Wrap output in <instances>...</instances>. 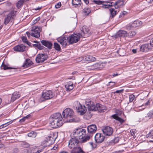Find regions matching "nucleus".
<instances>
[{"label":"nucleus","instance_id":"nucleus-1","mask_svg":"<svg viewBox=\"0 0 153 153\" xmlns=\"http://www.w3.org/2000/svg\"><path fill=\"white\" fill-rule=\"evenodd\" d=\"M81 143L75 138L73 137L69 141L68 147L72 149L71 153H86L80 146Z\"/></svg>","mask_w":153,"mask_h":153},{"label":"nucleus","instance_id":"nucleus-2","mask_svg":"<svg viewBox=\"0 0 153 153\" xmlns=\"http://www.w3.org/2000/svg\"><path fill=\"white\" fill-rule=\"evenodd\" d=\"M49 120L51 127L54 128L62 126L64 121L61 114L59 113H55L52 115Z\"/></svg>","mask_w":153,"mask_h":153},{"label":"nucleus","instance_id":"nucleus-3","mask_svg":"<svg viewBox=\"0 0 153 153\" xmlns=\"http://www.w3.org/2000/svg\"><path fill=\"white\" fill-rule=\"evenodd\" d=\"M86 108H88V111L90 113V111H96L97 110L100 112H104L103 106L99 103L95 105L94 103L90 100H87L85 101Z\"/></svg>","mask_w":153,"mask_h":153},{"label":"nucleus","instance_id":"nucleus-4","mask_svg":"<svg viewBox=\"0 0 153 153\" xmlns=\"http://www.w3.org/2000/svg\"><path fill=\"white\" fill-rule=\"evenodd\" d=\"M63 120L65 122H73L76 121L73 110L69 108L64 110L62 113Z\"/></svg>","mask_w":153,"mask_h":153},{"label":"nucleus","instance_id":"nucleus-5","mask_svg":"<svg viewBox=\"0 0 153 153\" xmlns=\"http://www.w3.org/2000/svg\"><path fill=\"white\" fill-rule=\"evenodd\" d=\"M34 42L36 43L35 44H33V46L36 47L40 50L43 49L45 47L42 45V44L48 48L49 49H51L52 44L51 42L47 40H42L41 41V43L39 41H34Z\"/></svg>","mask_w":153,"mask_h":153},{"label":"nucleus","instance_id":"nucleus-6","mask_svg":"<svg viewBox=\"0 0 153 153\" xmlns=\"http://www.w3.org/2000/svg\"><path fill=\"white\" fill-rule=\"evenodd\" d=\"M86 135V130L83 128L77 129L74 130L72 134V137L76 139H81Z\"/></svg>","mask_w":153,"mask_h":153},{"label":"nucleus","instance_id":"nucleus-7","mask_svg":"<svg viewBox=\"0 0 153 153\" xmlns=\"http://www.w3.org/2000/svg\"><path fill=\"white\" fill-rule=\"evenodd\" d=\"M42 28L40 27L36 26H33L32 27L31 31V35L36 38L40 37V32Z\"/></svg>","mask_w":153,"mask_h":153},{"label":"nucleus","instance_id":"nucleus-8","mask_svg":"<svg viewBox=\"0 0 153 153\" xmlns=\"http://www.w3.org/2000/svg\"><path fill=\"white\" fill-rule=\"evenodd\" d=\"M16 12L12 11L7 15L4 18V24L5 25L8 24L10 21L13 20V17L16 15Z\"/></svg>","mask_w":153,"mask_h":153},{"label":"nucleus","instance_id":"nucleus-9","mask_svg":"<svg viewBox=\"0 0 153 153\" xmlns=\"http://www.w3.org/2000/svg\"><path fill=\"white\" fill-rule=\"evenodd\" d=\"M81 36L80 33L77 34H74L69 37L68 38V41L70 44H73L77 42Z\"/></svg>","mask_w":153,"mask_h":153},{"label":"nucleus","instance_id":"nucleus-10","mask_svg":"<svg viewBox=\"0 0 153 153\" xmlns=\"http://www.w3.org/2000/svg\"><path fill=\"white\" fill-rule=\"evenodd\" d=\"M76 108L77 112L80 113V114L83 115L87 111L86 107L84 105H82L79 102H76L75 103Z\"/></svg>","mask_w":153,"mask_h":153},{"label":"nucleus","instance_id":"nucleus-11","mask_svg":"<svg viewBox=\"0 0 153 153\" xmlns=\"http://www.w3.org/2000/svg\"><path fill=\"white\" fill-rule=\"evenodd\" d=\"M53 97V94L51 91H45L43 92L41 99H43V100H46L52 98Z\"/></svg>","mask_w":153,"mask_h":153},{"label":"nucleus","instance_id":"nucleus-12","mask_svg":"<svg viewBox=\"0 0 153 153\" xmlns=\"http://www.w3.org/2000/svg\"><path fill=\"white\" fill-rule=\"evenodd\" d=\"M80 36L81 37H85L89 36L91 34L89 28L86 26H84L81 30Z\"/></svg>","mask_w":153,"mask_h":153},{"label":"nucleus","instance_id":"nucleus-13","mask_svg":"<svg viewBox=\"0 0 153 153\" xmlns=\"http://www.w3.org/2000/svg\"><path fill=\"white\" fill-rule=\"evenodd\" d=\"M48 57L47 54L40 53L38 54L36 58V61L37 63H40L46 60Z\"/></svg>","mask_w":153,"mask_h":153},{"label":"nucleus","instance_id":"nucleus-14","mask_svg":"<svg viewBox=\"0 0 153 153\" xmlns=\"http://www.w3.org/2000/svg\"><path fill=\"white\" fill-rule=\"evenodd\" d=\"M87 129L88 134L92 135L96 132L97 128L95 125L92 124L88 126Z\"/></svg>","mask_w":153,"mask_h":153},{"label":"nucleus","instance_id":"nucleus-15","mask_svg":"<svg viewBox=\"0 0 153 153\" xmlns=\"http://www.w3.org/2000/svg\"><path fill=\"white\" fill-rule=\"evenodd\" d=\"M105 137L100 133L96 134L94 137L96 143H102L104 140Z\"/></svg>","mask_w":153,"mask_h":153},{"label":"nucleus","instance_id":"nucleus-16","mask_svg":"<svg viewBox=\"0 0 153 153\" xmlns=\"http://www.w3.org/2000/svg\"><path fill=\"white\" fill-rule=\"evenodd\" d=\"M102 132L105 135L110 136L111 135L113 132L112 128L109 126H106L104 128L102 129Z\"/></svg>","mask_w":153,"mask_h":153},{"label":"nucleus","instance_id":"nucleus-17","mask_svg":"<svg viewBox=\"0 0 153 153\" xmlns=\"http://www.w3.org/2000/svg\"><path fill=\"white\" fill-rule=\"evenodd\" d=\"M57 40L58 42L63 46H66L68 41V37L65 36L58 38Z\"/></svg>","mask_w":153,"mask_h":153},{"label":"nucleus","instance_id":"nucleus-18","mask_svg":"<svg viewBox=\"0 0 153 153\" xmlns=\"http://www.w3.org/2000/svg\"><path fill=\"white\" fill-rule=\"evenodd\" d=\"M26 47L25 45L22 44L15 46L14 47L13 49L16 51L23 52L26 51Z\"/></svg>","mask_w":153,"mask_h":153},{"label":"nucleus","instance_id":"nucleus-19","mask_svg":"<svg viewBox=\"0 0 153 153\" xmlns=\"http://www.w3.org/2000/svg\"><path fill=\"white\" fill-rule=\"evenodd\" d=\"M100 65L99 63H97L91 65H88L86 66L87 69L89 70H92L100 68Z\"/></svg>","mask_w":153,"mask_h":153},{"label":"nucleus","instance_id":"nucleus-20","mask_svg":"<svg viewBox=\"0 0 153 153\" xmlns=\"http://www.w3.org/2000/svg\"><path fill=\"white\" fill-rule=\"evenodd\" d=\"M149 46V44H148L142 45L140 47V51L142 52L148 51L150 49Z\"/></svg>","mask_w":153,"mask_h":153},{"label":"nucleus","instance_id":"nucleus-21","mask_svg":"<svg viewBox=\"0 0 153 153\" xmlns=\"http://www.w3.org/2000/svg\"><path fill=\"white\" fill-rule=\"evenodd\" d=\"M55 140L54 138H53L52 137L49 135L45 138L44 141L48 143V145H49L53 143L54 142ZM47 145L48 144H46V145Z\"/></svg>","mask_w":153,"mask_h":153},{"label":"nucleus","instance_id":"nucleus-22","mask_svg":"<svg viewBox=\"0 0 153 153\" xmlns=\"http://www.w3.org/2000/svg\"><path fill=\"white\" fill-rule=\"evenodd\" d=\"M65 86L67 91H70L73 89L74 87L72 82L71 81L66 82Z\"/></svg>","mask_w":153,"mask_h":153},{"label":"nucleus","instance_id":"nucleus-23","mask_svg":"<svg viewBox=\"0 0 153 153\" xmlns=\"http://www.w3.org/2000/svg\"><path fill=\"white\" fill-rule=\"evenodd\" d=\"M126 33L127 32L126 31L123 30H120L116 33V38H117L118 37L124 36Z\"/></svg>","mask_w":153,"mask_h":153},{"label":"nucleus","instance_id":"nucleus-24","mask_svg":"<svg viewBox=\"0 0 153 153\" xmlns=\"http://www.w3.org/2000/svg\"><path fill=\"white\" fill-rule=\"evenodd\" d=\"M111 117L119 121L121 123H123L125 121L124 120L119 117L116 114L112 115L111 116Z\"/></svg>","mask_w":153,"mask_h":153},{"label":"nucleus","instance_id":"nucleus-25","mask_svg":"<svg viewBox=\"0 0 153 153\" xmlns=\"http://www.w3.org/2000/svg\"><path fill=\"white\" fill-rule=\"evenodd\" d=\"M20 97V94L19 92H14L12 95L11 101L13 102L16 99H18Z\"/></svg>","mask_w":153,"mask_h":153},{"label":"nucleus","instance_id":"nucleus-26","mask_svg":"<svg viewBox=\"0 0 153 153\" xmlns=\"http://www.w3.org/2000/svg\"><path fill=\"white\" fill-rule=\"evenodd\" d=\"M82 3L81 0H72V4L75 7H79Z\"/></svg>","mask_w":153,"mask_h":153},{"label":"nucleus","instance_id":"nucleus-27","mask_svg":"<svg viewBox=\"0 0 153 153\" xmlns=\"http://www.w3.org/2000/svg\"><path fill=\"white\" fill-rule=\"evenodd\" d=\"M32 62L30 59H27L22 66L23 67L26 68L30 66L32 64Z\"/></svg>","mask_w":153,"mask_h":153},{"label":"nucleus","instance_id":"nucleus-28","mask_svg":"<svg viewBox=\"0 0 153 153\" xmlns=\"http://www.w3.org/2000/svg\"><path fill=\"white\" fill-rule=\"evenodd\" d=\"M104 2L105 3H108V4H102V7L104 8H109L113 5H112L113 2H108L107 1H105V2L104 1Z\"/></svg>","mask_w":153,"mask_h":153},{"label":"nucleus","instance_id":"nucleus-29","mask_svg":"<svg viewBox=\"0 0 153 153\" xmlns=\"http://www.w3.org/2000/svg\"><path fill=\"white\" fill-rule=\"evenodd\" d=\"M142 22L136 20L132 24V26L134 27H136L140 26L142 25Z\"/></svg>","mask_w":153,"mask_h":153},{"label":"nucleus","instance_id":"nucleus-30","mask_svg":"<svg viewBox=\"0 0 153 153\" xmlns=\"http://www.w3.org/2000/svg\"><path fill=\"white\" fill-rule=\"evenodd\" d=\"M2 67L3 68V69H4V70H9L11 69H13L15 70V71H16V68L7 66L6 65L4 64V62H3V63L2 64Z\"/></svg>","mask_w":153,"mask_h":153},{"label":"nucleus","instance_id":"nucleus-31","mask_svg":"<svg viewBox=\"0 0 153 153\" xmlns=\"http://www.w3.org/2000/svg\"><path fill=\"white\" fill-rule=\"evenodd\" d=\"M91 136V135L90 136L86 135L85 137H83V138L81 139V141L82 142L84 143L89 140Z\"/></svg>","mask_w":153,"mask_h":153},{"label":"nucleus","instance_id":"nucleus-32","mask_svg":"<svg viewBox=\"0 0 153 153\" xmlns=\"http://www.w3.org/2000/svg\"><path fill=\"white\" fill-rule=\"evenodd\" d=\"M109 11L112 18H113L116 14V11L115 10L114 8L110 9Z\"/></svg>","mask_w":153,"mask_h":153},{"label":"nucleus","instance_id":"nucleus-33","mask_svg":"<svg viewBox=\"0 0 153 153\" xmlns=\"http://www.w3.org/2000/svg\"><path fill=\"white\" fill-rule=\"evenodd\" d=\"M54 48L57 51H60L61 50L60 45L57 43H54Z\"/></svg>","mask_w":153,"mask_h":153},{"label":"nucleus","instance_id":"nucleus-34","mask_svg":"<svg viewBox=\"0 0 153 153\" xmlns=\"http://www.w3.org/2000/svg\"><path fill=\"white\" fill-rule=\"evenodd\" d=\"M27 135L28 137H32L34 138L36 137V132H34V131H32L29 133Z\"/></svg>","mask_w":153,"mask_h":153},{"label":"nucleus","instance_id":"nucleus-35","mask_svg":"<svg viewBox=\"0 0 153 153\" xmlns=\"http://www.w3.org/2000/svg\"><path fill=\"white\" fill-rule=\"evenodd\" d=\"M87 58L88 59L87 60L88 61H94L96 59L95 57H93L91 56H88Z\"/></svg>","mask_w":153,"mask_h":153},{"label":"nucleus","instance_id":"nucleus-36","mask_svg":"<svg viewBox=\"0 0 153 153\" xmlns=\"http://www.w3.org/2000/svg\"><path fill=\"white\" fill-rule=\"evenodd\" d=\"M50 135L53 138H54V140H55L57 138L58 136L57 133L56 132L53 133L52 134H51Z\"/></svg>","mask_w":153,"mask_h":153},{"label":"nucleus","instance_id":"nucleus-37","mask_svg":"<svg viewBox=\"0 0 153 153\" xmlns=\"http://www.w3.org/2000/svg\"><path fill=\"white\" fill-rule=\"evenodd\" d=\"M148 117L149 118L153 117V109L150 111L147 114Z\"/></svg>","mask_w":153,"mask_h":153},{"label":"nucleus","instance_id":"nucleus-38","mask_svg":"<svg viewBox=\"0 0 153 153\" xmlns=\"http://www.w3.org/2000/svg\"><path fill=\"white\" fill-rule=\"evenodd\" d=\"M83 12L88 15L91 12V10L89 8H85L83 9Z\"/></svg>","mask_w":153,"mask_h":153},{"label":"nucleus","instance_id":"nucleus-39","mask_svg":"<svg viewBox=\"0 0 153 153\" xmlns=\"http://www.w3.org/2000/svg\"><path fill=\"white\" fill-rule=\"evenodd\" d=\"M130 132L131 135L133 136L134 138L136 137L135 135V133H136V130L135 129H131L130 130Z\"/></svg>","mask_w":153,"mask_h":153},{"label":"nucleus","instance_id":"nucleus-40","mask_svg":"<svg viewBox=\"0 0 153 153\" xmlns=\"http://www.w3.org/2000/svg\"><path fill=\"white\" fill-rule=\"evenodd\" d=\"M93 2H94L95 4H96L100 5V4H102V3L104 2V1H100V0H98V1L94 0L93 1Z\"/></svg>","mask_w":153,"mask_h":153},{"label":"nucleus","instance_id":"nucleus-41","mask_svg":"<svg viewBox=\"0 0 153 153\" xmlns=\"http://www.w3.org/2000/svg\"><path fill=\"white\" fill-rule=\"evenodd\" d=\"M129 101L130 102H132L134 99V96L133 94H131L129 95Z\"/></svg>","mask_w":153,"mask_h":153},{"label":"nucleus","instance_id":"nucleus-42","mask_svg":"<svg viewBox=\"0 0 153 153\" xmlns=\"http://www.w3.org/2000/svg\"><path fill=\"white\" fill-rule=\"evenodd\" d=\"M153 136V130H151L148 134L146 135L147 137H151Z\"/></svg>","mask_w":153,"mask_h":153},{"label":"nucleus","instance_id":"nucleus-43","mask_svg":"<svg viewBox=\"0 0 153 153\" xmlns=\"http://www.w3.org/2000/svg\"><path fill=\"white\" fill-rule=\"evenodd\" d=\"M136 34V32L134 31H132L129 32V36L130 37H132V36L135 35Z\"/></svg>","mask_w":153,"mask_h":153},{"label":"nucleus","instance_id":"nucleus-44","mask_svg":"<svg viewBox=\"0 0 153 153\" xmlns=\"http://www.w3.org/2000/svg\"><path fill=\"white\" fill-rule=\"evenodd\" d=\"M133 27H134L132 26V24H131V25H127L126 27V29L128 30H131Z\"/></svg>","mask_w":153,"mask_h":153},{"label":"nucleus","instance_id":"nucleus-45","mask_svg":"<svg viewBox=\"0 0 153 153\" xmlns=\"http://www.w3.org/2000/svg\"><path fill=\"white\" fill-rule=\"evenodd\" d=\"M22 146L24 147L27 148L30 145L27 143L25 142L23 143V144H22Z\"/></svg>","mask_w":153,"mask_h":153},{"label":"nucleus","instance_id":"nucleus-46","mask_svg":"<svg viewBox=\"0 0 153 153\" xmlns=\"http://www.w3.org/2000/svg\"><path fill=\"white\" fill-rule=\"evenodd\" d=\"M61 6V2H59L55 5V7L56 8H59Z\"/></svg>","mask_w":153,"mask_h":153},{"label":"nucleus","instance_id":"nucleus-47","mask_svg":"<svg viewBox=\"0 0 153 153\" xmlns=\"http://www.w3.org/2000/svg\"><path fill=\"white\" fill-rule=\"evenodd\" d=\"M22 41L25 43H26L27 41V38L25 36H23L22 38Z\"/></svg>","mask_w":153,"mask_h":153},{"label":"nucleus","instance_id":"nucleus-48","mask_svg":"<svg viewBox=\"0 0 153 153\" xmlns=\"http://www.w3.org/2000/svg\"><path fill=\"white\" fill-rule=\"evenodd\" d=\"M115 82H110L108 83L107 85L108 86H112L114 85H115Z\"/></svg>","mask_w":153,"mask_h":153},{"label":"nucleus","instance_id":"nucleus-49","mask_svg":"<svg viewBox=\"0 0 153 153\" xmlns=\"http://www.w3.org/2000/svg\"><path fill=\"white\" fill-rule=\"evenodd\" d=\"M43 148H39L36 152H33V153H39L40 152H42L43 150Z\"/></svg>","mask_w":153,"mask_h":153},{"label":"nucleus","instance_id":"nucleus-50","mask_svg":"<svg viewBox=\"0 0 153 153\" xmlns=\"http://www.w3.org/2000/svg\"><path fill=\"white\" fill-rule=\"evenodd\" d=\"M124 91V90L123 89L120 90H117L116 91L114 92V94L115 93H121L123 92V91Z\"/></svg>","mask_w":153,"mask_h":153},{"label":"nucleus","instance_id":"nucleus-51","mask_svg":"<svg viewBox=\"0 0 153 153\" xmlns=\"http://www.w3.org/2000/svg\"><path fill=\"white\" fill-rule=\"evenodd\" d=\"M20 153H30V151L27 149L23 150Z\"/></svg>","mask_w":153,"mask_h":153},{"label":"nucleus","instance_id":"nucleus-52","mask_svg":"<svg viewBox=\"0 0 153 153\" xmlns=\"http://www.w3.org/2000/svg\"><path fill=\"white\" fill-rule=\"evenodd\" d=\"M40 19V17H38L36 19H35L34 20L33 22L34 23H36Z\"/></svg>","mask_w":153,"mask_h":153},{"label":"nucleus","instance_id":"nucleus-53","mask_svg":"<svg viewBox=\"0 0 153 153\" xmlns=\"http://www.w3.org/2000/svg\"><path fill=\"white\" fill-rule=\"evenodd\" d=\"M25 120V119L24 117L23 118L19 120V122L20 123H22L24 122Z\"/></svg>","mask_w":153,"mask_h":153},{"label":"nucleus","instance_id":"nucleus-54","mask_svg":"<svg viewBox=\"0 0 153 153\" xmlns=\"http://www.w3.org/2000/svg\"><path fill=\"white\" fill-rule=\"evenodd\" d=\"M125 2V0H124L119 5V6H123L124 5V4Z\"/></svg>","mask_w":153,"mask_h":153},{"label":"nucleus","instance_id":"nucleus-55","mask_svg":"<svg viewBox=\"0 0 153 153\" xmlns=\"http://www.w3.org/2000/svg\"><path fill=\"white\" fill-rule=\"evenodd\" d=\"M26 34L27 35V36L28 37H30V36H31V32L30 33L29 32H27L26 33Z\"/></svg>","mask_w":153,"mask_h":153},{"label":"nucleus","instance_id":"nucleus-56","mask_svg":"<svg viewBox=\"0 0 153 153\" xmlns=\"http://www.w3.org/2000/svg\"><path fill=\"white\" fill-rule=\"evenodd\" d=\"M118 53H119V54H120V56H124L125 55L124 54H121V50H119V51H118Z\"/></svg>","mask_w":153,"mask_h":153},{"label":"nucleus","instance_id":"nucleus-57","mask_svg":"<svg viewBox=\"0 0 153 153\" xmlns=\"http://www.w3.org/2000/svg\"><path fill=\"white\" fill-rule=\"evenodd\" d=\"M150 45L153 47V38L150 42Z\"/></svg>","mask_w":153,"mask_h":153},{"label":"nucleus","instance_id":"nucleus-58","mask_svg":"<svg viewBox=\"0 0 153 153\" xmlns=\"http://www.w3.org/2000/svg\"><path fill=\"white\" fill-rule=\"evenodd\" d=\"M147 1L148 3H153V0H147Z\"/></svg>","mask_w":153,"mask_h":153},{"label":"nucleus","instance_id":"nucleus-59","mask_svg":"<svg viewBox=\"0 0 153 153\" xmlns=\"http://www.w3.org/2000/svg\"><path fill=\"white\" fill-rule=\"evenodd\" d=\"M150 101L149 100H148L145 103V105L146 106L149 105L150 104Z\"/></svg>","mask_w":153,"mask_h":153},{"label":"nucleus","instance_id":"nucleus-60","mask_svg":"<svg viewBox=\"0 0 153 153\" xmlns=\"http://www.w3.org/2000/svg\"><path fill=\"white\" fill-rule=\"evenodd\" d=\"M118 141V137L114 139V143H117Z\"/></svg>","mask_w":153,"mask_h":153},{"label":"nucleus","instance_id":"nucleus-61","mask_svg":"<svg viewBox=\"0 0 153 153\" xmlns=\"http://www.w3.org/2000/svg\"><path fill=\"white\" fill-rule=\"evenodd\" d=\"M30 114H28L27 116L25 117H24L26 119H28V118L30 117Z\"/></svg>","mask_w":153,"mask_h":153},{"label":"nucleus","instance_id":"nucleus-62","mask_svg":"<svg viewBox=\"0 0 153 153\" xmlns=\"http://www.w3.org/2000/svg\"><path fill=\"white\" fill-rule=\"evenodd\" d=\"M83 1H84L85 3L86 4H88L89 3V1H88V0H83Z\"/></svg>","mask_w":153,"mask_h":153},{"label":"nucleus","instance_id":"nucleus-63","mask_svg":"<svg viewBox=\"0 0 153 153\" xmlns=\"http://www.w3.org/2000/svg\"><path fill=\"white\" fill-rule=\"evenodd\" d=\"M132 51L133 53H135L137 52V50L135 49H133L132 50Z\"/></svg>","mask_w":153,"mask_h":153},{"label":"nucleus","instance_id":"nucleus-64","mask_svg":"<svg viewBox=\"0 0 153 153\" xmlns=\"http://www.w3.org/2000/svg\"><path fill=\"white\" fill-rule=\"evenodd\" d=\"M59 153H68V152L66 151H62L61 152H60Z\"/></svg>","mask_w":153,"mask_h":153}]
</instances>
